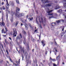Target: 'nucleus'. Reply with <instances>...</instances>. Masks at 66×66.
Segmentation results:
<instances>
[{"label":"nucleus","instance_id":"nucleus-58","mask_svg":"<svg viewBox=\"0 0 66 66\" xmlns=\"http://www.w3.org/2000/svg\"><path fill=\"white\" fill-rule=\"evenodd\" d=\"M9 39H10V40H12V38H11V37H9Z\"/></svg>","mask_w":66,"mask_h":66},{"label":"nucleus","instance_id":"nucleus-3","mask_svg":"<svg viewBox=\"0 0 66 66\" xmlns=\"http://www.w3.org/2000/svg\"><path fill=\"white\" fill-rule=\"evenodd\" d=\"M13 36H14L15 37H16V34H17V31H16V29L14 28L13 29Z\"/></svg>","mask_w":66,"mask_h":66},{"label":"nucleus","instance_id":"nucleus-60","mask_svg":"<svg viewBox=\"0 0 66 66\" xmlns=\"http://www.w3.org/2000/svg\"><path fill=\"white\" fill-rule=\"evenodd\" d=\"M1 46L2 47V48L3 49V45L2 44Z\"/></svg>","mask_w":66,"mask_h":66},{"label":"nucleus","instance_id":"nucleus-40","mask_svg":"<svg viewBox=\"0 0 66 66\" xmlns=\"http://www.w3.org/2000/svg\"><path fill=\"white\" fill-rule=\"evenodd\" d=\"M2 24L3 26H4L5 24H4V23L3 22L2 23Z\"/></svg>","mask_w":66,"mask_h":66},{"label":"nucleus","instance_id":"nucleus-5","mask_svg":"<svg viewBox=\"0 0 66 66\" xmlns=\"http://www.w3.org/2000/svg\"><path fill=\"white\" fill-rule=\"evenodd\" d=\"M41 20L42 21V23H43V24L45 26V25H44V23H45L46 22V19L45 18H44V20L43 21V18H41Z\"/></svg>","mask_w":66,"mask_h":66},{"label":"nucleus","instance_id":"nucleus-39","mask_svg":"<svg viewBox=\"0 0 66 66\" xmlns=\"http://www.w3.org/2000/svg\"><path fill=\"white\" fill-rule=\"evenodd\" d=\"M22 60L23 61V55L22 53Z\"/></svg>","mask_w":66,"mask_h":66},{"label":"nucleus","instance_id":"nucleus-24","mask_svg":"<svg viewBox=\"0 0 66 66\" xmlns=\"http://www.w3.org/2000/svg\"><path fill=\"white\" fill-rule=\"evenodd\" d=\"M62 10L60 9L58 11V12H59V13H61L62 12Z\"/></svg>","mask_w":66,"mask_h":66},{"label":"nucleus","instance_id":"nucleus-13","mask_svg":"<svg viewBox=\"0 0 66 66\" xmlns=\"http://www.w3.org/2000/svg\"><path fill=\"white\" fill-rule=\"evenodd\" d=\"M45 41H44V40H42L41 41V43H42V45H43V47H44L45 45Z\"/></svg>","mask_w":66,"mask_h":66},{"label":"nucleus","instance_id":"nucleus-41","mask_svg":"<svg viewBox=\"0 0 66 66\" xmlns=\"http://www.w3.org/2000/svg\"><path fill=\"white\" fill-rule=\"evenodd\" d=\"M52 61H54H54H55V60L54 59H52Z\"/></svg>","mask_w":66,"mask_h":66},{"label":"nucleus","instance_id":"nucleus-50","mask_svg":"<svg viewBox=\"0 0 66 66\" xmlns=\"http://www.w3.org/2000/svg\"><path fill=\"white\" fill-rule=\"evenodd\" d=\"M5 29L6 30V31L7 32L8 31V30L7 29V28H5Z\"/></svg>","mask_w":66,"mask_h":66},{"label":"nucleus","instance_id":"nucleus-35","mask_svg":"<svg viewBox=\"0 0 66 66\" xmlns=\"http://www.w3.org/2000/svg\"><path fill=\"white\" fill-rule=\"evenodd\" d=\"M60 21H62V22L63 23L64 22V20L63 19H61L60 20Z\"/></svg>","mask_w":66,"mask_h":66},{"label":"nucleus","instance_id":"nucleus-59","mask_svg":"<svg viewBox=\"0 0 66 66\" xmlns=\"http://www.w3.org/2000/svg\"><path fill=\"white\" fill-rule=\"evenodd\" d=\"M57 44V43H56V42L55 41V45H56Z\"/></svg>","mask_w":66,"mask_h":66},{"label":"nucleus","instance_id":"nucleus-30","mask_svg":"<svg viewBox=\"0 0 66 66\" xmlns=\"http://www.w3.org/2000/svg\"><path fill=\"white\" fill-rule=\"evenodd\" d=\"M27 48L28 50H30V48H29V44H27Z\"/></svg>","mask_w":66,"mask_h":66},{"label":"nucleus","instance_id":"nucleus-63","mask_svg":"<svg viewBox=\"0 0 66 66\" xmlns=\"http://www.w3.org/2000/svg\"><path fill=\"white\" fill-rule=\"evenodd\" d=\"M3 36H4V37H5L6 36V35H3Z\"/></svg>","mask_w":66,"mask_h":66},{"label":"nucleus","instance_id":"nucleus-57","mask_svg":"<svg viewBox=\"0 0 66 66\" xmlns=\"http://www.w3.org/2000/svg\"><path fill=\"white\" fill-rule=\"evenodd\" d=\"M33 19V17H32L30 19V20H32Z\"/></svg>","mask_w":66,"mask_h":66},{"label":"nucleus","instance_id":"nucleus-2","mask_svg":"<svg viewBox=\"0 0 66 66\" xmlns=\"http://www.w3.org/2000/svg\"><path fill=\"white\" fill-rule=\"evenodd\" d=\"M20 50H19V51H18L19 53H20V51H21V53H22V52H23V53L24 54V47H23V48H22V46H20Z\"/></svg>","mask_w":66,"mask_h":66},{"label":"nucleus","instance_id":"nucleus-9","mask_svg":"<svg viewBox=\"0 0 66 66\" xmlns=\"http://www.w3.org/2000/svg\"><path fill=\"white\" fill-rule=\"evenodd\" d=\"M22 13H21L20 14L19 12H18V13L16 14V16L18 17H19L22 16Z\"/></svg>","mask_w":66,"mask_h":66},{"label":"nucleus","instance_id":"nucleus-53","mask_svg":"<svg viewBox=\"0 0 66 66\" xmlns=\"http://www.w3.org/2000/svg\"><path fill=\"white\" fill-rule=\"evenodd\" d=\"M10 20H11V22L13 21V18H12L10 19Z\"/></svg>","mask_w":66,"mask_h":66},{"label":"nucleus","instance_id":"nucleus-4","mask_svg":"<svg viewBox=\"0 0 66 66\" xmlns=\"http://www.w3.org/2000/svg\"><path fill=\"white\" fill-rule=\"evenodd\" d=\"M56 24V23L55 22L52 23L51 26L52 30H53V29H54V26H55Z\"/></svg>","mask_w":66,"mask_h":66},{"label":"nucleus","instance_id":"nucleus-38","mask_svg":"<svg viewBox=\"0 0 66 66\" xmlns=\"http://www.w3.org/2000/svg\"><path fill=\"white\" fill-rule=\"evenodd\" d=\"M4 29H3L2 30V33H3L4 32Z\"/></svg>","mask_w":66,"mask_h":66},{"label":"nucleus","instance_id":"nucleus-49","mask_svg":"<svg viewBox=\"0 0 66 66\" xmlns=\"http://www.w3.org/2000/svg\"><path fill=\"white\" fill-rule=\"evenodd\" d=\"M4 47H6V45H5V44L4 42Z\"/></svg>","mask_w":66,"mask_h":66},{"label":"nucleus","instance_id":"nucleus-56","mask_svg":"<svg viewBox=\"0 0 66 66\" xmlns=\"http://www.w3.org/2000/svg\"><path fill=\"white\" fill-rule=\"evenodd\" d=\"M20 59H19V60H18V61H19V64H20Z\"/></svg>","mask_w":66,"mask_h":66},{"label":"nucleus","instance_id":"nucleus-48","mask_svg":"<svg viewBox=\"0 0 66 66\" xmlns=\"http://www.w3.org/2000/svg\"><path fill=\"white\" fill-rule=\"evenodd\" d=\"M13 65L14 66H17V65L15 63H13Z\"/></svg>","mask_w":66,"mask_h":66},{"label":"nucleus","instance_id":"nucleus-42","mask_svg":"<svg viewBox=\"0 0 66 66\" xmlns=\"http://www.w3.org/2000/svg\"><path fill=\"white\" fill-rule=\"evenodd\" d=\"M39 27L41 29H42L43 28H42V25H41V24H40L39 25Z\"/></svg>","mask_w":66,"mask_h":66},{"label":"nucleus","instance_id":"nucleus-14","mask_svg":"<svg viewBox=\"0 0 66 66\" xmlns=\"http://www.w3.org/2000/svg\"><path fill=\"white\" fill-rule=\"evenodd\" d=\"M64 2V7L66 8V0H63Z\"/></svg>","mask_w":66,"mask_h":66},{"label":"nucleus","instance_id":"nucleus-15","mask_svg":"<svg viewBox=\"0 0 66 66\" xmlns=\"http://www.w3.org/2000/svg\"><path fill=\"white\" fill-rule=\"evenodd\" d=\"M20 10V9L18 7H16V14L18 13V12H19Z\"/></svg>","mask_w":66,"mask_h":66},{"label":"nucleus","instance_id":"nucleus-43","mask_svg":"<svg viewBox=\"0 0 66 66\" xmlns=\"http://www.w3.org/2000/svg\"><path fill=\"white\" fill-rule=\"evenodd\" d=\"M36 62L35 63V64L36 65V66H38L37 64V60H36Z\"/></svg>","mask_w":66,"mask_h":66},{"label":"nucleus","instance_id":"nucleus-20","mask_svg":"<svg viewBox=\"0 0 66 66\" xmlns=\"http://www.w3.org/2000/svg\"><path fill=\"white\" fill-rule=\"evenodd\" d=\"M28 24L31 29H33V27H32L31 23H29Z\"/></svg>","mask_w":66,"mask_h":66},{"label":"nucleus","instance_id":"nucleus-46","mask_svg":"<svg viewBox=\"0 0 66 66\" xmlns=\"http://www.w3.org/2000/svg\"><path fill=\"white\" fill-rule=\"evenodd\" d=\"M2 8L3 9V10H5V7H4V6H3Z\"/></svg>","mask_w":66,"mask_h":66},{"label":"nucleus","instance_id":"nucleus-19","mask_svg":"<svg viewBox=\"0 0 66 66\" xmlns=\"http://www.w3.org/2000/svg\"><path fill=\"white\" fill-rule=\"evenodd\" d=\"M56 22L57 23V24H59V23H60V22H61L60 20H56Z\"/></svg>","mask_w":66,"mask_h":66},{"label":"nucleus","instance_id":"nucleus-17","mask_svg":"<svg viewBox=\"0 0 66 66\" xmlns=\"http://www.w3.org/2000/svg\"><path fill=\"white\" fill-rule=\"evenodd\" d=\"M60 8V7L59 6H56L55 7V10H57L59 9Z\"/></svg>","mask_w":66,"mask_h":66},{"label":"nucleus","instance_id":"nucleus-7","mask_svg":"<svg viewBox=\"0 0 66 66\" xmlns=\"http://www.w3.org/2000/svg\"><path fill=\"white\" fill-rule=\"evenodd\" d=\"M52 5L51 3H49L48 4H47L46 5H43V7H47V6L50 7Z\"/></svg>","mask_w":66,"mask_h":66},{"label":"nucleus","instance_id":"nucleus-37","mask_svg":"<svg viewBox=\"0 0 66 66\" xmlns=\"http://www.w3.org/2000/svg\"><path fill=\"white\" fill-rule=\"evenodd\" d=\"M9 59L10 60V61L11 62H13V61H12V60L10 58V57H9Z\"/></svg>","mask_w":66,"mask_h":66},{"label":"nucleus","instance_id":"nucleus-44","mask_svg":"<svg viewBox=\"0 0 66 66\" xmlns=\"http://www.w3.org/2000/svg\"><path fill=\"white\" fill-rule=\"evenodd\" d=\"M63 35H64V33H63V32H62L61 33V36H63Z\"/></svg>","mask_w":66,"mask_h":66},{"label":"nucleus","instance_id":"nucleus-8","mask_svg":"<svg viewBox=\"0 0 66 66\" xmlns=\"http://www.w3.org/2000/svg\"><path fill=\"white\" fill-rule=\"evenodd\" d=\"M41 1L43 2L44 4L47 3H49L50 1L48 0H41Z\"/></svg>","mask_w":66,"mask_h":66},{"label":"nucleus","instance_id":"nucleus-27","mask_svg":"<svg viewBox=\"0 0 66 66\" xmlns=\"http://www.w3.org/2000/svg\"><path fill=\"white\" fill-rule=\"evenodd\" d=\"M19 23V22L18 21H17L16 22L15 26H17V25H18V24Z\"/></svg>","mask_w":66,"mask_h":66},{"label":"nucleus","instance_id":"nucleus-28","mask_svg":"<svg viewBox=\"0 0 66 66\" xmlns=\"http://www.w3.org/2000/svg\"><path fill=\"white\" fill-rule=\"evenodd\" d=\"M55 35L56 36H57V35H59V32L57 31V32H56Z\"/></svg>","mask_w":66,"mask_h":66},{"label":"nucleus","instance_id":"nucleus-21","mask_svg":"<svg viewBox=\"0 0 66 66\" xmlns=\"http://www.w3.org/2000/svg\"><path fill=\"white\" fill-rule=\"evenodd\" d=\"M6 21H7V22H8L9 21V19H8V14H7L6 15Z\"/></svg>","mask_w":66,"mask_h":66},{"label":"nucleus","instance_id":"nucleus-61","mask_svg":"<svg viewBox=\"0 0 66 66\" xmlns=\"http://www.w3.org/2000/svg\"><path fill=\"white\" fill-rule=\"evenodd\" d=\"M39 22H40V23H41V21H40V19H39Z\"/></svg>","mask_w":66,"mask_h":66},{"label":"nucleus","instance_id":"nucleus-32","mask_svg":"<svg viewBox=\"0 0 66 66\" xmlns=\"http://www.w3.org/2000/svg\"><path fill=\"white\" fill-rule=\"evenodd\" d=\"M16 62L17 64L16 66H19V64H18V62L17 61H16Z\"/></svg>","mask_w":66,"mask_h":66},{"label":"nucleus","instance_id":"nucleus-18","mask_svg":"<svg viewBox=\"0 0 66 66\" xmlns=\"http://www.w3.org/2000/svg\"><path fill=\"white\" fill-rule=\"evenodd\" d=\"M23 38H24V40L23 41V43L24 44H25L26 43V37H24V36L23 37Z\"/></svg>","mask_w":66,"mask_h":66},{"label":"nucleus","instance_id":"nucleus-34","mask_svg":"<svg viewBox=\"0 0 66 66\" xmlns=\"http://www.w3.org/2000/svg\"><path fill=\"white\" fill-rule=\"evenodd\" d=\"M20 37L21 38H22V35H21V34H20Z\"/></svg>","mask_w":66,"mask_h":66},{"label":"nucleus","instance_id":"nucleus-47","mask_svg":"<svg viewBox=\"0 0 66 66\" xmlns=\"http://www.w3.org/2000/svg\"><path fill=\"white\" fill-rule=\"evenodd\" d=\"M35 62L34 63H33V64H32V66H34V65H35Z\"/></svg>","mask_w":66,"mask_h":66},{"label":"nucleus","instance_id":"nucleus-29","mask_svg":"<svg viewBox=\"0 0 66 66\" xmlns=\"http://www.w3.org/2000/svg\"><path fill=\"white\" fill-rule=\"evenodd\" d=\"M16 1L18 4H19V0H15Z\"/></svg>","mask_w":66,"mask_h":66},{"label":"nucleus","instance_id":"nucleus-11","mask_svg":"<svg viewBox=\"0 0 66 66\" xmlns=\"http://www.w3.org/2000/svg\"><path fill=\"white\" fill-rule=\"evenodd\" d=\"M9 3L11 5H12V7H14V3L13 2L10 1L9 2Z\"/></svg>","mask_w":66,"mask_h":66},{"label":"nucleus","instance_id":"nucleus-33","mask_svg":"<svg viewBox=\"0 0 66 66\" xmlns=\"http://www.w3.org/2000/svg\"><path fill=\"white\" fill-rule=\"evenodd\" d=\"M5 42L7 44H9V43H8V42H7L6 41V39H5Z\"/></svg>","mask_w":66,"mask_h":66},{"label":"nucleus","instance_id":"nucleus-51","mask_svg":"<svg viewBox=\"0 0 66 66\" xmlns=\"http://www.w3.org/2000/svg\"><path fill=\"white\" fill-rule=\"evenodd\" d=\"M63 16H65L64 18L66 19V16L64 14H63Z\"/></svg>","mask_w":66,"mask_h":66},{"label":"nucleus","instance_id":"nucleus-45","mask_svg":"<svg viewBox=\"0 0 66 66\" xmlns=\"http://www.w3.org/2000/svg\"><path fill=\"white\" fill-rule=\"evenodd\" d=\"M1 19L3 21V16L2 15V17L1 18Z\"/></svg>","mask_w":66,"mask_h":66},{"label":"nucleus","instance_id":"nucleus-52","mask_svg":"<svg viewBox=\"0 0 66 66\" xmlns=\"http://www.w3.org/2000/svg\"><path fill=\"white\" fill-rule=\"evenodd\" d=\"M10 35H13V32H11L10 33Z\"/></svg>","mask_w":66,"mask_h":66},{"label":"nucleus","instance_id":"nucleus-62","mask_svg":"<svg viewBox=\"0 0 66 66\" xmlns=\"http://www.w3.org/2000/svg\"><path fill=\"white\" fill-rule=\"evenodd\" d=\"M45 54L46 55H47V52L46 51L45 52Z\"/></svg>","mask_w":66,"mask_h":66},{"label":"nucleus","instance_id":"nucleus-55","mask_svg":"<svg viewBox=\"0 0 66 66\" xmlns=\"http://www.w3.org/2000/svg\"><path fill=\"white\" fill-rule=\"evenodd\" d=\"M7 32V31H5L4 32V33H5H5H6Z\"/></svg>","mask_w":66,"mask_h":66},{"label":"nucleus","instance_id":"nucleus-22","mask_svg":"<svg viewBox=\"0 0 66 66\" xmlns=\"http://www.w3.org/2000/svg\"><path fill=\"white\" fill-rule=\"evenodd\" d=\"M22 32L24 34V35H26V34H27V33H26V32L23 30Z\"/></svg>","mask_w":66,"mask_h":66},{"label":"nucleus","instance_id":"nucleus-36","mask_svg":"<svg viewBox=\"0 0 66 66\" xmlns=\"http://www.w3.org/2000/svg\"><path fill=\"white\" fill-rule=\"evenodd\" d=\"M6 52H7V55H9V52H8V51H7V50H6Z\"/></svg>","mask_w":66,"mask_h":66},{"label":"nucleus","instance_id":"nucleus-12","mask_svg":"<svg viewBox=\"0 0 66 66\" xmlns=\"http://www.w3.org/2000/svg\"><path fill=\"white\" fill-rule=\"evenodd\" d=\"M53 11H54L53 10H52L48 11H47V13H48V15H52L51 13H51V12H52Z\"/></svg>","mask_w":66,"mask_h":66},{"label":"nucleus","instance_id":"nucleus-16","mask_svg":"<svg viewBox=\"0 0 66 66\" xmlns=\"http://www.w3.org/2000/svg\"><path fill=\"white\" fill-rule=\"evenodd\" d=\"M24 26L26 29V30H28V28H29V27H28V25L27 24H25Z\"/></svg>","mask_w":66,"mask_h":66},{"label":"nucleus","instance_id":"nucleus-26","mask_svg":"<svg viewBox=\"0 0 66 66\" xmlns=\"http://www.w3.org/2000/svg\"><path fill=\"white\" fill-rule=\"evenodd\" d=\"M48 65H49V66L52 65V62L50 61V63H48Z\"/></svg>","mask_w":66,"mask_h":66},{"label":"nucleus","instance_id":"nucleus-31","mask_svg":"<svg viewBox=\"0 0 66 66\" xmlns=\"http://www.w3.org/2000/svg\"><path fill=\"white\" fill-rule=\"evenodd\" d=\"M36 23H37V24H38V22L37 21V18L36 19Z\"/></svg>","mask_w":66,"mask_h":66},{"label":"nucleus","instance_id":"nucleus-25","mask_svg":"<svg viewBox=\"0 0 66 66\" xmlns=\"http://www.w3.org/2000/svg\"><path fill=\"white\" fill-rule=\"evenodd\" d=\"M14 14V12H13V11H11V15H12V16H13V15Z\"/></svg>","mask_w":66,"mask_h":66},{"label":"nucleus","instance_id":"nucleus-1","mask_svg":"<svg viewBox=\"0 0 66 66\" xmlns=\"http://www.w3.org/2000/svg\"><path fill=\"white\" fill-rule=\"evenodd\" d=\"M51 14H52V15H53L51 17H50L49 18V19H51V18H57V14L56 13H51Z\"/></svg>","mask_w":66,"mask_h":66},{"label":"nucleus","instance_id":"nucleus-64","mask_svg":"<svg viewBox=\"0 0 66 66\" xmlns=\"http://www.w3.org/2000/svg\"><path fill=\"white\" fill-rule=\"evenodd\" d=\"M3 4H4V2H2V5H3Z\"/></svg>","mask_w":66,"mask_h":66},{"label":"nucleus","instance_id":"nucleus-23","mask_svg":"<svg viewBox=\"0 0 66 66\" xmlns=\"http://www.w3.org/2000/svg\"><path fill=\"white\" fill-rule=\"evenodd\" d=\"M16 40H17L18 39H20V37H19V36H17L16 37Z\"/></svg>","mask_w":66,"mask_h":66},{"label":"nucleus","instance_id":"nucleus-54","mask_svg":"<svg viewBox=\"0 0 66 66\" xmlns=\"http://www.w3.org/2000/svg\"><path fill=\"white\" fill-rule=\"evenodd\" d=\"M28 15H27V16H26V18H27V19H28Z\"/></svg>","mask_w":66,"mask_h":66},{"label":"nucleus","instance_id":"nucleus-6","mask_svg":"<svg viewBox=\"0 0 66 66\" xmlns=\"http://www.w3.org/2000/svg\"><path fill=\"white\" fill-rule=\"evenodd\" d=\"M60 55H59L56 58V60L58 61L57 65H59V63H60Z\"/></svg>","mask_w":66,"mask_h":66},{"label":"nucleus","instance_id":"nucleus-10","mask_svg":"<svg viewBox=\"0 0 66 66\" xmlns=\"http://www.w3.org/2000/svg\"><path fill=\"white\" fill-rule=\"evenodd\" d=\"M6 2H7V4L6 5V8L7 9H9V6H10V5L9 4V3H8V2L7 1V0H6Z\"/></svg>","mask_w":66,"mask_h":66}]
</instances>
